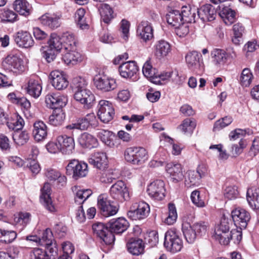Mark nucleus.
I'll return each instance as SVG.
<instances>
[{"label": "nucleus", "instance_id": "1", "mask_svg": "<svg viewBox=\"0 0 259 259\" xmlns=\"http://www.w3.org/2000/svg\"><path fill=\"white\" fill-rule=\"evenodd\" d=\"M2 67L4 70L17 75L25 70L23 60L17 55H8L2 62Z\"/></svg>", "mask_w": 259, "mask_h": 259}, {"label": "nucleus", "instance_id": "2", "mask_svg": "<svg viewBox=\"0 0 259 259\" xmlns=\"http://www.w3.org/2000/svg\"><path fill=\"white\" fill-rule=\"evenodd\" d=\"M98 206L106 217L116 214L119 209L118 204L109 200L106 194H102L98 196Z\"/></svg>", "mask_w": 259, "mask_h": 259}, {"label": "nucleus", "instance_id": "3", "mask_svg": "<svg viewBox=\"0 0 259 259\" xmlns=\"http://www.w3.org/2000/svg\"><path fill=\"white\" fill-rule=\"evenodd\" d=\"M125 160L134 164H140L148 159L147 152L142 147H130L124 152Z\"/></svg>", "mask_w": 259, "mask_h": 259}, {"label": "nucleus", "instance_id": "4", "mask_svg": "<svg viewBox=\"0 0 259 259\" xmlns=\"http://www.w3.org/2000/svg\"><path fill=\"white\" fill-rule=\"evenodd\" d=\"M94 84L96 88L102 92H111L117 87L115 79L104 74H97L94 77Z\"/></svg>", "mask_w": 259, "mask_h": 259}, {"label": "nucleus", "instance_id": "5", "mask_svg": "<svg viewBox=\"0 0 259 259\" xmlns=\"http://www.w3.org/2000/svg\"><path fill=\"white\" fill-rule=\"evenodd\" d=\"M228 219L226 218H222L220 223L218 225L214 230L213 237L223 245L229 244V238L228 237L230 225Z\"/></svg>", "mask_w": 259, "mask_h": 259}, {"label": "nucleus", "instance_id": "6", "mask_svg": "<svg viewBox=\"0 0 259 259\" xmlns=\"http://www.w3.org/2000/svg\"><path fill=\"white\" fill-rule=\"evenodd\" d=\"M149 212V205L147 203L142 201L133 204L127 212V215L132 220H140L145 219Z\"/></svg>", "mask_w": 259, "mask_h": 259}, {"label": "nucleus", "instance_id": "7", "mask_svg": "<svg viewBox=\"0 0 259 259\" xmlns=\"http://www.w3.org/2000/svg\"><path fill=\"white\" fill-rule=\"evenodd\" d=\"M109 193L111 197L117 201H127L130 198L128 188L122 181H118L112 185Z\"/></svg>", "mask_w": 259, "mask_h": 259}, {"label": "nucleus", "instance_id": "8", "mask_svg": "<svg viewBox=\"0 0 259 259\" xmlns=\"http://www.w3.org/2000/svg\"><path fill=\"white\" fill-rule=\"evenodd\" d=\"M164 246L167 250L175 253L181 250L183 242L175 231L168 230L165 234Z\"/></svg>", "mask_w": 259, "mask_h": 259}, {"label": "nucleus", "instance_id": "9", "mask_svg": "<svg viewBox=\"0 0 259 259\" xmlns=\"http://www.w3.org/2000/svg\"><path fill=\"white\" fill-rule=\"evenodd\" d=\"M66 169L67 174L75 179L85 177L88 173V164L75 159L71 160Z\"/></svg>", "mask_w": 259, "mask_h": 259}, {"label": "nucleus", "instance_id": "10", "mask_svg": "<svg viewBox=\"0 0 259 259\" xmlns=\"http://www.w3.org/2000/svg\"><path fill=\"white\" fill-rule=\"evenodd\" d=\"M94 233L97 237L103 240L106 244H111L115 240V237L113 233L109 230V226L105 225L101 223H96L92 226Z\"/></svg>", "mask_w": 259, "mask_h": 259}, {"label": "nucleus", "instance_id": "11", "mask_svg": "<svg viewBox=\"0 0 259 259\" xmlns=\"http://www.w3.org/2000/svg\"><path fill=\"white\" fill-rule=\"evenodd\" d=\"M200 53L193 51L189 52L185 56V60L188 68L197 72L204 70V64Z\"/></svg>", "mask_w": 259, "mask_h": 259}, {"label": "nucleus", "instance_id": "12", "mask_svg": "<svg viewBox=\"0 0 259 259\" xmlns=\"http://www.w3.org/2000/svg\"><path fill=\"white\" fill-rule=\"evenodd\" d=\"M231 216L236 227L241 229L246 228L251 218L249 212L241 208L233 209L231 211Z\"/></svg>", "mask_w": 259, "mask_h": 259}, {"label": "nucleus", "instance_id": "13", "mask_svg": "<svg viewBox=\"0 0 259 259\" xmlns=\"http://www.w3.org/2000/svg\"><path fill=\"white\" fill-rule=\"evenodd\" d=\"M98 116L104 123L111 121L114 115V109L111 103L106 100H101L99 103Z\"/></svg>", "mask_w": 259, "mask_h": 259}, {"label": "nucleus", "instance_id": "14", "mask_svg": "<svg viewBox=\"0 0 259 259\" xmlns=\"http://www.w3.org/2000/svg\"><path fill=\"white\" fill-rule=\"evenodd\" d=\"M149 196L152 198L161 200L165 197V184L163 181L157 180L150 183L147 189Z\"/></svg>", "mask_w": 259, "mask_h": 259}, {"label": "nucleus", "instance_id": "15", "mask_svg": "<svg viewBox=\"0 0 259 259\" xmlns=\"http://www.w3.org/2000/svg\"><path fill=\"white\" fill-rule=\"evenodd\" d=\"M67 96L59 93L48 94L46 96L45 102L48 107L52 109H62L67 103Z\"/></svg>", "mask_w": 259, "mask_h": 259}, {"label": "nucleus", "instance_id": "16", "mask_svg": "<svg viewBox=\"0 0 259 259\" xmlns=\"http://www.w3.org/2000/svg\"><path fill=\"white\" fill-rule=\"evenodd\" d=\"M137 35L146 42L153 38V29L151 23L147 20H143L137 27Z\"/></svg>", "mask_w": 259, "mask_h": 259}, {"label": "nucleus", "instance_id": "17", "mask_svg": "<svg viewBox=\"0 0 259 259\" xmlns=\"http://www.w3.org/2000/svg\"><path fill=\"white\" fill-rule=\"evenodd\" d=\"M74 98L76 101L83 104L84 107L87 109L93 106L95 100L94 95L88 89L74 93Z\"/></svg>", "mask_w": 259, "mask_h": 259}, {"label": "nucleus", "instance_id": "18", "mask_svg": "<svg viewBox=\"0 0 259 259\" xmlns=\"http://www.w3.org/2000/svg\"><path fill=\"white\" fill-rule=\"evenodd\" d=\"M50 185L48 183H45L41 189V194L40 199L45 208L50 212H55L57 211V208L53 203L50 197Z\"/></svg>", "mask_w": 259, "mask_h": 259}, {"label": "nucleus", "instance_id": "19", "mask_svg": "<svg viewBox=\"0 0 259 259\" xmlns=\"http://www.w3.org/2000/svg\"><path fill=\"white\" fill-rule=\"evenodd\" d=\"M48 128L47 125L41 120L35 121L33 125L32 136L37 142L44 141L48 135Z\"/></svg>", "mask_w": 259, "mask_h": 259}, {"label": "nucleus", "instance_id": "20", "mask_svg": "<svg viewBox=\"0 0 259 259\" xmlns=\"http://www.w3.org/2000/svg\"><path fill=\"white\" fill-rule=\"evenodd\" d=\"M174 2L170 3V6L166 7L167 14L166 15L167 23L173 27H177L183 21V16L181 12L173 8Z\"/></svg>", "mask_w": 259, "mask_h": 259}, {"label": "nucleus", "instance_id": "21", "mask_svg": "<svg viewBox=\"0 0 259 259\" xmlns=\"http://www.w3.org/2000/svg\"><path fill=\"white\" fill-rule=\"evenodd\" d=\"M50 76L52 83L54 88L58 90H63L68 85V81L63 72L54 70L51 72Z\"/></svg>", "mask_w": 259, "mask_h": 259}, {"label": "nucleus", "instance_id": "22", "mask_svg": "<svg viewBox=\"0 0 259 259\" xmlns=\"http://www.w3.org/2000/svg\"><path fill=\"white\" fill-rule=\"evenodd\" d=\"M197 15L203 22L211 21L215 19L216 11L210 4H206L197 9Z\"/></svg>", "mask_w": 259, "mask_h": 259}, {"label": "nucleus", "instance_id": "23", "mask_svg": "<svg viewBox=\"0 0 259 259\" xmlns=\"http://www.w3.org/2000/svg\"><path fill=\"white\" fill-rule=\"evenodd\" d=\"M138 71L137 63L134 61L122 63L119 67L120 75L123 78H132Z\"/></svg>", "mask_w": 259, "mask_h": 259}, {"label": "nucleus", "instance_id": "24", "mask_svg": "<svg viewBox=\"0 0 259 259\" xmlns=\"http://www.w3.org/2000/svg\"><path fill=\"white\" fill-rule=\"evenodd\" d=\"M182 169V165L178 163H169L165 167L166 171L170 175L174 183H177L183 180L184 176Z\"/></svg>", "mask_w": 259, "mask_h": 259}, {"label": "nucleus", "instance_id": "25", "mask_svg": "<svg viewBox=\"0 0 259 259\" xmlns=\"http://www.w3.org/2000/svg\"><path fill=\"white\" fill-rule=\"evenodd\" d=\"M108 225L112 233L120 234L127 230L129 223L125 219L121 217L111 220Z\"/></svg>", "mask_w": 259, "mask_h": 259}, {"label": "nucleus", "instance_id": "26", "mask_svg": "<svg viewBox=\"0 0 259 259\" xmlns=\"http://www.w3.org/2000/svg\"><path fill=\"white\" fill-rule=\"evenodd\" d=\"M57 141L60 145L61 152L64 154H70L74 149L75 143L72 137L61 135L57 137Z\"/></svg>", "mask_w": 259, "mask_h": 259}, {"label": "nucleus", "instance_id": "27", "mask_svg": "<svg viewBox=\"0 0 259 259\" xmlns=\"http://www.w3.org/2000/svg\"><path fill=\"white\" fill-rule=\"evenodd\" d=\"M16 43L21 47L29 48L34 44L31 34L27 31H19L14 36Z\"/></svg>", "mask_w": 259, "mask_h": 259}, {"label": "nucleus", "instance_id": "28", "mask_svg": "<svg viewBox=\"0 0 259 259\" xmlns=\"http://www.w3.org/2000/svg\"><path fill=\"white\" fill-rule=\"evenodd\" d=\"M154 48L155 55L159 59L167 56L171 51L170 44L164 40L157 41Z\"/></svg>", "mask_w": 259, "mask_h": 259}, {"label": "nucleus", "instance_id": "29", "mask_svg": "<svg viewBox=\"0 0 259 259\" xmlns=\"http://www.w3.org/2000/svg\"><path fill=\"white\" fill-rule=\"evenodd\" d=\"M89 162L98 169H104L107 165V157L105 153L96 152L89 159Z\"/></svg>", "mask_w": 259, "mask_h": 259}, {"label": "nucleus", "instance_id": "30", "mask_svg": "<svg viewBox=\"0 0 259 259\" xmlns=\"http://www.w3.org/2000/svg\"><path fill=\"white\" fill-rule=\"evenodd\" d=\"M246 199L250 206L259 210V188L252 187L247 190Z\"/></svg>", "mask_w": 259, "mask_h": 259}, {"label": "nucleus", "instance_id": "31", "mask_svg": "<svg viewBox=\"0 0 259 259\" xmlns=\"http://www.w3.org/2000/svg\"><path fill=\"white\" fill-rule=\"evenodd\" d=\"M40 23L51 28H56L60 25V17L56 14L47 13L39 19Z\"/></svg>", "mask_w": 259, "mask_h": 259}, {"label": "nucleus", "instance_id": "32", "mask_svg": "<svg viewBox=\"0 0 259 259\" xmlns=\"http://www.w3.org/2000/svg\"><path fill=\"white\" fill-rule=\"evenodd\" d=\"M66 53L63 56L62 59L67 65H75L83 60L82 55L76 49L71 51H66Z\"/></svg>", "mask_w": 259, "mask_h": 259}, {"label": "nucleus", "instance_id": "33", "mask_svg": "<svg viewBox=\"0 0 259 259\" xmlns=\"http://www.w3.org/2000/svg\"><path fill=\"white\" fill-rule=\"evenodd\" d=\"M78 142L82 147L90 149L95 148L98 145L97 139L88 133H83L80 136Z\"/></svg>", "mask_w": 259, "mask_h": 259}, {"label": "nucleus", "instance_id": "34", "mask_svg": "<svg viewBox=\"0 0 259 259\" xmlns=\"http://www.w3.org/2000/svg\"><path fill=\"white\" fill-rule=\"evenodd\" d=\"M127 250L133 255H138L144 251V244L142 239H131L127 243Z\"/></svg>", "mask_w": 259, "mask_h": 259}, {"label": "nucleus", "instance_id": "35", "mask_svg": "<svg viewBox=\"0 0 259 259\" xmlns=\"http://www.w3.org/2000/svg\"><path fill=\"white\" fill-rule=\"evenodd\" d=\"M65 114L62 109H54L49 116V122L53 126L61 125L64 122Z\"/></svg>", "mask_w": 259, "mask_h": 259}, {"label": "nucleus", "instance_id": "36", "mask_svg": "<svg viewBox=\"0 0 259 259\" xmlns=\"http://www.w3.org/2000/svg\"><path fill=\"white\" fill-rule=\"evenodd\" d=\"M13 6L20 15L26 16L30 14L31 6L26 0H15Z\"/></svg>", "mask_w": 259, "mask_h": 259}, {"label": "nucleus", "instance_id": "37", "mask_svg": "<svg viewBox=\"0 0 259 259\" xmlns=\"http://www.w3.org/2000/svg\"><path fill=\"white\" fill-rule=\"evenodd\" d=\"M46 176L50 181H56L57 184L64 186L66 184V178L60 172L54 169H48L46 172Z\"/></svg>", "mask_w": 259, "mask_h": 259}, {"label": "nucleus", "instance_id": "38", "mask_svg": "<svg viewBox=\"0 0 259 259\" xmlns=\"http://www.w3.org/2000/svg\"><path fill=\"white\" fill-rule=\"evenodd\" d=\"M182 230L186 240L189 243H193L197 238L193 225L187 222L184 223Z\"/></svg>", "mask_w": 259, "mask_h": 259}, {"label": "nucleus", "instance_id": "39", "mask_svg": "<svg viewBox=\"0 0 259 259\" xmlns=\"http://www.w3.org/2000/svg\"><path fill=\"white\" fill-rule=\"evenodd\" d=\"M42 87L38 80L29 79L27 88V93L35 98H38L41 92Z\"/></svg>", "mask_w": 259, "mask_h": 259}, {"label": "nucleus", "instance_id": "40", "mask_svg": "<svg viewBox=\"0 0 259 259\" xmlns=\"http://www.w3.org/2000/svg\"><path fill=\"white\" fill-rule=\"evenodd\" d=\"M50 51H60L63 46L61 38L56 33H52L48 42Z\"/></svg>", "mask_w": 259, "mask_h": 259}, {"label": "nucleus", "instance_id": "41", "mask_svg": "<svg viewBox=\"0 0 259 259\" xmlns=\"http://www.w3.org/2000/svg\"><path fill=\"white\" fill-rule=\"evenodd\" d=\"M99 11L103 21L106 23H109L114 18L113 11L108 4H102Z\"/></svg>", "mask_w": 259, "mask_h": 259}, {"label": "nucleus", "instance_id": "42", "mask_svg": "<svg viewBox=\"0 0 259 259\" xmlns=\"http://www.w3.org/2000/svg\"><path fill=\"white\" fill-rule=\"evenodd\" d=\"M212 62L216 65H223L227 60V54L222 50L214 49L211 53Z\"/></svg>", "mask_w": 259, "mask_h": 259}, {"label": "nucleus", "instance_id": "43", "mask_svg": "<svg viewBox=\"0 0 259 259\" xmlns=\"http://www.w3.org/2000/svg\"><path fill=\"white\" fill-rule=\"evenodd\" d=\"M220 15L227 25H230L235 21V12L228 7H224L222 8Z\"/></svg>", "mask_w": 259, "mask_h": 259}, {"label": "nucleus", "instance_id": "44", "mask_svg": "<svg viewBox=\"0 0 259 259\" xmlns=\"http://www.w3.org/2000/svg\"><path fill=\"white\" fill-rule=\"evenodd\" d=\"M15 231L0 228V242L6 244L10 243L16 238Z\"/></svg>", "mask_w": 259, "mask_h": 259}, {"label": "nucleus", "instance_id": "45", "mask_svg": "<svg viewBox=\"0 0 259 259\" xmlns=\"http://www.w3.org/2000/svg\"><path fill=\"white\" fill-rule=\"evenodd\" d=\"M29 136L26 131H14L13 139L18 145H23L29 140Z\"/></svg>", "mask_w": 259, "mask_h": 259}, {"label": "nucleus", "instance_id": "46", "mask_svg": "<svg viewBox=\"0 0 259 259\" xmlns=\"http://www.w3.org/2000/svg\"><path fill=\"white\" fill-rule=\"evenodd\" d=\"M200 180V176L194 170H189L185 178V185L191 187L198 184Z\"/></svg>", "mask_w": 259, "mask_h": 259}, {"label": "nucleus", "instance_id": "47", "mask_svg": "<svg viewBox=\"0 0 259 259\" xmlns=\"http://www.w3.org/2000/svg\"><path fill=\"white\" fill-rule=\"evenodd\" d=\"M196 125L195 120L192 118H186L183 121L179 126V128L185 134L187 133L191 134L195 128Z\"/></svg>", "mask_w": 259, "mask_h": 259}, {"label": "nucleus", "instance_id": "48", "mask_svg": "<svg viewBox=\"0 0 259 259\" xmlns=\"http://www.w3.org/2000/svg\"><path fill=\"white\" fill-rule=\"evenodd\" d=\"M168 216L165 219L164 223L168 225H173L177 221L178 218L177 212L175 204H168Z\"/></svg>", "mask_w": 259, "mask_h": 259}, {"label": "nucleus", "instance_id": "49", "mask_svg": "<svg viewBox=\"0 0 259 259\" xmlns=\"http://www.w3.org/2000/svg\"><path fill=\"white\" fill-rule=\"evenodd\" d=\"M195 10L189 9L187 7H183L181 12V16L183 17V22L186 23H195L196 22V15Z\"/></svg>", "mask_w": 259, "mask_h": 259}, {"label": "nucleus", "instance_id": "50", "mask_svg": "<svg viewBox=\"0 0 259 259\" xmlns=\"http://www.w3.org/2000/svg\"><path fill=\"white\" fill-rule=\"evenodd\" d=\"M98 137L105 145L111 146L113 143L111 140L112 133L108 130H100L97 133Z\"/></svg>", "mask_w": 259, "mask_h": 259}, {"label": "nucleus", "instance_id": "51", "mask_svg": "<svg viewBox=\"0 0 259 259\" xmlns=\"http://www.w3.org/2000/svg\"><path fill=\"white\" fill-rule=\"evenodd\" d=\"M253 78V75L249 68H244L240 77V82L242 86L248 87L250 85Z\"/></svg>", "mask_w": 259, "mask_h": 259}, {"label": "nucleus", "instance_id": "52", "mask_svg": "<svg viewBox=\"0 0 259 259\" xmlns=\"http://www.w3.org/2000/svg\"><path fill=\"white\" fill-rule=\"evenodd\" d=\"M30 214L28 212H20L15 216L14 220L16 225L25 227L30 222Z\"/></svg>", "mask_w": 259, "mask_h": 259}, {"label": "nucleus", "instance_id": "53", "mask_svg": "<svg viewBox=\"0 0 259 259\" xmlns=\"http://www.w3.org/2000/svg\"><path fill=\"white\" fill-rule=\"evenodd\" d=\"M72 84L74 93L79 92L80 91L88 89L87 88L88 83L84 78L81 77L74 78Z\"/></svg>", "mask_w": 259, "mask_h": 259}, {"label": "nucleus", "instance_id": "54", "mask_svg": "<svg viewBox=\"0 0 259 259\" xmlns=\"http://www.w3.org/2000/svg\"><path fill=\"white\" fill-rule=\"evenodd\" d=\"M142 71L144 75L152 82L153 78L155 77L156 73L155 69L152 67L149 61H147L144 63Z\"/></svg>", "mask_w": 259, "mask_h": 259}, {"label": "nucleus", "instance_id": "55", "mask_svg": "<svg viewBox=\"0 0 259 259\" xmlns=\"http://www.w3.org/2000/svg\"><path fill=\"white\" fill-rule=\"evenodd\" d=\"M89 122L86 121L85 118L79 119L76 123H73L66 126V128L69 130L77 129L85 130L90 126Z\"/></svg>", "mask_w": 259, "mask_h": 259}, {"label": "nucleus", "instance_id": "56", "mask_svg": "<svg viewBox=\"0 0 259 259\" xmlns=\"http://www.w3.org/2000/svg\"><path fill=\"white\" fill-rule=\"evenodd\" d=\"M65 40L63 44V47L65 51H71L72 49H76V41L73 34H66L64 36Z\"/></svg>", "mask_w": 259, "mask_h": 259}, {"label": "nucleus", "instance_id": "57", "mask_svg": "<svg viewBox=\"0 0 259 259\" xmlns=\"http://www.w3.org/2000/svg\"><path fill=\"white\" fill-rule=\"evenodd\" d=\"M54 241V237L51 229H46L42 233V236L40 237V245H45L51 244Z\"/></svg>", "mask_w": 259, "mask_h": 259}, {"label": "nucleus", "instance_id": "58", "mask_svg": "<svg viewBox=\"0 0 259 259\" xmlns=\"http://www.w3.org/2000/svg\"><path fill=\"white\" fill-rule=\"evenodd\" d=\"M173 74V72H167L157 74L152 79V82L156 84H163L165 81H167L169 79Z\"/></svg>", "mask_w": 259, "mask_h": 259}, {"label": "nucleus", "instance_id": "59", "mask_svg": "<svg viewBox=\"0 0 259 259\" xmlns=\"http://www.w3.org/2000/svg\"><path fill=\"white\" fill-rule=\"evenodd\" d=\"M191 199L193 204L199 207L205 206V202L203 196L200 195V192L198 190L193 191L191 193Z\"/></svg>", "mask_w": 259, "mask_h": 259}, {"label": "nucleus", "instance_id": "60", "mask_svg": "<svg viewBox=\"0 0 259 259\" xmlns=\"http://www.w3.org/2000/svg\"><path fill=\"white\" fill-rule=\"evenodd\" d=\"M232 122V119L231 117L226 116L218 120L214 124L213 131H220L225 127L229 125Z\"/></svg>", "mask_w": 259, "mask_h": 259}, {"label": "nucleus", "instance_id": "61", "mask_svg": "<svg viewBox=\"0 0 259 259\" xmlns=\"http://www.w3.org/2000/svg\"><path fill=\"white\" fill-rule=\"evenodd\" d=\"M197 236H202L206 234L208 226L207 223L203 222L195 223L192 225Z\"/></svg>", "mask_w": 259, "mask_h": 259}, {"label": "nucleus", "instance_id": "62", "mask_svg": "<svg viewBox=\"0 0 259 259\" xmlns=\"http://www.w3.org/2000/svg\"><path fill=\"white\" fill-rule=\"evenodd\" d=\"M30 257L31 259H49V255L47 251L41 248H35L31 251Z\"/></svg>", "mask_w": 259, "mask_h": 259}, {"label": "nucleus", "instance_id": "63", "mask_svg": "<svg viewBox=\"0 0 259 259\" xmlns=\"http://www.w3.org/2000/svg\"><path fill=\"white\" fill-rule=\"evenodd\" d=\"M239 192L236 186H228L224 190V196L229 200L236 198Z\"/></svg>", "mask_w": 259, "mask_h": 259}, {"label": "nucleus", "instance_id": "64", "mask_svg": "<svg viewBox=\"0 0 259 259\" xmlns=\"http://www.w3.org/2000/svg\"><path fill=\"white\" fill-rule=\"evenodd\" d=\"M175 27L176 34L181 37L186 36L189 32V23L182 22L179 26Z\"/></svg>", "mask_w": 259, "mask_h": 259}]
</instances>
